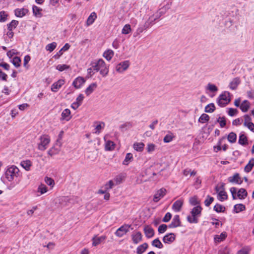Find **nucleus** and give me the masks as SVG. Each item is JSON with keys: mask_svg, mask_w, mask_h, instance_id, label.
<instances>
[{"mask_svg": "<svg viewBox=\"0 0 254 254\" xmlns=\"http://www.w3.org/2000/svg\"><path fill=\"white\" fill-rule=\"evenodd\" d=\"M201 211L202 207L200 205L193 207L190 211L191 216H187L188 221L190 223H197L198 222V217L200 216Z\"/></svg>", "mask_w": 254, "mask_h": 254, "instance_id": "f257e3e1", "label": "nucleus"}, {"mask_svg": "<svg viewBox=\"0 0 254 254\" xmlns=\"http://www.w3.org/2000/svg\"><path fill=\"white\" fill-rule=\"evenodd\" d=\"M5 176L9 182H11L15 178L20 176V171L16 166L12 165L6 169Z\"/></svg>", "mask_w": 254, "mask_h": 254, "instance_id": "f03ea898", "label": "nucleus"}, {"mask_svg": "<svg viewBox=\"0 0 254 254\" xmlns=\"http://www.w3.org/2000/svg\"><path fill=\"white\" fill-rule=\"evenodd\" d=\"M230 93L225 91L219 95L217 99V103L220 107H225L231 101Z\"/></svg>", "mask_w": 254, "mask_h": 254, "instance_id": "7ed1b4c3", "label": "nucleus"}, {"mask_svg": "<svg viewBox=\"0 0 254 254\" xmlns=\"http://www.w3.org/2000/svg\"><path fill=\"white\" fill-rule=\"evenodd\" d=\"M129 228L131 230L133 229V228L131 227V225L125 224L117 230L115 234L118 237H122L129 232Z\"/></svg>", "mask_w": 254, "mask_h": 254, "instance_id": "20e7f679", "label": "nucleus"}, {"mask_svg": "<svg viewBox=\"0 0 254 254\" xmlns=\"http://www.w3.org/2000/svg\"><path fill=\"white\" fill-rule=\"evenodd\" d=\"M215 191L218 192V199L221 201H223L227 199L228 195L226 192L224 191V185H222L220 187L216 186L215 188Z\"/></svg>", "mask_w": 254, "mask_h": 254, "instance_id": "39448f33", "label": "nucleus"}, {"mask_svg": "<svg viewBox=\"0 0 254 254\" xmlns=\"http://www.w3.org/2000/svg\"><path fill=\"white\" fill-rule=\"evenodd\" d=\"M40 143L38 144V149L44 151L47 148V145L50 141V138L47 135H43L40 137Z\"/></svg>", "mask_w": 254, "mask_h": 254, "instance_id": "423d86ee", "label": "nucleus"}, {"mask_svg": "<svg viewBox=\"0 0 254 254\" xmlns=\"http://www.w3.org/2000/svg\"><path fill=\"white\" fill-rule=\"evenodd\" d=\"M98 65L99 66L100 73L105 77L109 72V66H107L103 59L98 60Z\"/></svg>", "mask_w": 254, "mask_h": 254, "instance_id": "0eeeda50", "label": "nucleus"}, {"mask_svg": "<svg viewBox=\"0 0 254 254\" xmlns=\"http://www.w3.org/2000/svg\"><path fill=\"white\" fill-rule=\"evenodd\" d=\"M130 64L129 61H125L118 64L116 67V70L120 72H123L126 70L129 67Z\"/></svg>", "mask_w": 254, "mask_h": 254, "instance_id": "6e6552de", "label": "nucleus"}, {"mask_svg": "<svg viewBox=\"0 0 254 254\" xmlns=\"http://www.w3.org/2000/svg\"><path fill=\"white\" fill-rule=\"evenodd\" d=\"M85 79L81 76L76 78L72 82V85L76 89H79L85 83Z\"/></svg>", "mask_w": 254, "mask_h": 254, "instance_id": "1a4fd4ad", "label": "nucleus"}, {"mask_svg": "<svg viewBox=\"0 0 254 254\" xmlns=\"http://www.w3.org/2000/svg\"><path fill=\"white\" fill-rule=\"evenodd\" d=\"M181 226V222L179 215L174 216L171 223L168 225L170 228H174Z\"/></svg>", "mask_w": 254, "mask_h": 254, "instance_id": "9d476101", "label": "nucleus"}, {"mask_svg": "<svg viewBox=\"0 0 254 254\" xmlns=\"http://www.w3.org/2000/svg\"><path fill=\"white\" fill-rule=\"evenodd\" d=\"M176 237V234L174 233H168L163 237V242L165 244H171L175 240Z\"/></svg>", "mask_w": 254, "mask_h": 254, "instance_id": "9b49d317", "label": "nucleus"}, {"mask_svg": "<svg viewBox=\"0 0 254 254\" xmlns=\"http://www.w3.org/2000/svg\"><path fill=\"white\" fill-rule=\"evenodd\" d=\"M166 190L164 188H162L156 192L153 197V201L157 202L161 198H162L166 194Z\"/></svg>", "mask_w": 254, "mask_h": 254, "instance_id": "f8f14e48", "label": "nucleus"}, {"mask_svg": "<svg viewBox=\"0 0 254 254\" xmlns=\"http://www.w3.org/2000/svg\"><path fill=\"white\" fill-rule=\"evenodd\" d=\"M65 81L64 79H59L51 85V90L54 92H57L60 88L64 84Z\"/></svg>", "mask_w": 254, "mask_h": 254, "instance_id": "ddd939ff", "label": "nucleus"}, {"mask_svg": "<svg viewBox=\"0 0 254 254\" xmlns=\"http://www.w3.org/2000/svg\"><path fill=\"white\" fill-rule=\"evenodd\" d=\"M84 98V95L80 94L76 98V101L71 104V107L74 110L77 109L82 104Z\"/></svg>", "mask_w": 254, "mask_h": 254, "instance_id": "4468645a", "label": "nucleus"}, {"mask_svg": "<svg viewBox=\"0 0 254 254\" xmlns=\"http://www.w3.org/2000/svg\"><path fill=\"white\" fill-rule=\"evenodd\" d=\"M106 238L107 237L105 235H102L100 237L94 236L92 239V245L93 246H97L104 242L106 239Z\"/></svg>", "mask_w": 254, "mask_h": 254, "instance_id": "2eb2a0df", "label": "nucleus"}, {"mask_svg": "<svg viewBox=\"0 0 254 254\" xmlns=\"http://www.w3.org/2000/svg\"><path fill=\"white\" fill-rule=\"evenodd\" d=\"M228 181L230 183H236L241 185L243 183V181L241 180L239 173H235L233 176L228 178Z\"/></svg>", "mask_w": 254, "mask_h": 254, "instance_id": "dca6fc26", "label": "nucleus"}, {"mask_svg": "<svg viewBox=\"0 0 254 254\" xmlns=\"http://www.w3.org/2000/svg\"><path fill=\"white\" fill-rule=\"evenodd\" d=\"M28 11V10L26 8H16L14 10V14L16 17H22L24 16Z\"/></svg>", "mask_w": 254, "mask_h": 254, "instance_id": "f3484780", "label": "nucleus"}, {"mask_svg": "<svg viewBox=\"0 0 254 254\" xmlns=\"http://www.w3.org/2000/svg\"><path fill=\"white\" fill-rule=\"evenodd\" d=\"M241 80L240 78L238 77H235L231 81L229 86L232 90H236Z\"/></svg>", "mask_w": 254, "mask_h": 254, "instance_id": "a211bd4d", "label": "nucleus"}, {"mask_svg": "<svg viewBox=\"0 0 254 254\" xmlns=\"http://www.w3.org/2000/svg\"><path fill=\"white\" fill-rule=\"evenodd\" d=\"M142 234L140 232H137L131 235L132 240L134 244H137L142 240Z\"/></svg>", "mask_w": 254, "mask_h": 254, "instance_id": "6ab92c4d", "label": "nucleus"}, {"mask_svg": "<svg viewBox=\"0 0 254 254\" xmlns=\"http://www.w3.org/2000/svg\"><path fill=\"white\" fill-rule=\"evenodd\" d=\"M238 143L243 146L248 144V138L243 132L240 134Z\"/></svg>", "mask_w": 254, "mask_h": 254, "instance_id": "aec40b11", "label": "nucleus"}, {"mask_svg": "<svg viewBox=\"0 0 254 254\" xmlns=\"http://www.w3.org/2000/svg\"><path fill=\"white\" fill-rule=\"evenodd\" d=\"M183 201L181 200H177L176 201L172 206L173 209L176 212H179L181 210L183 206Z\"/></svg>", "mask_w": 254, "mask_h": 254, "instance_id": "412c9836", "label": "nucleus"}, {"mask_svg": "<svg viewBox=\"0 0 254 254\" xmlns=\"http://www.w3.org/2000/svg\"><path fill=\"white\" fill-rule=\"evenodd\" d=\"M114 55V52L111 49H108L105 51L103 56L108 61H110Z\"/></svg>", "mask_w": 254, "mask_h": 254, "instance_id": "4be33fe9", "label": "nucleus"}, {"mask_svg": "<svg viewBox=\"0 0 254 254\" xmlns=\"http://www.w3.org/2000/svg\"><path fill=\"white\" fill-rule=\"evenodd\" d=\"M97 85L96 83H92L85 89V93L87 96L90 95L97 88Z\"/></svg>", "mask_w": 254, "mask_h": 254, "instance_id": "5701e85b", "label": "nucleus"}, {"mask_svg": "<svg viewBox=\"0 0 254 254\" xmlns=\"http://www.w3.org/2000/svg\"><path fill=\"white\" fill-rule=\"evenodd\" d=\"M227 236L226 232H223L219 235H215L214 237V241L215 243H220V242L224 240Z\"/></svg>", "mask_w": 254, "mask_h": 254, "instance_id": "b1692460", "label": "nucleus"}, {"mask_svg": "<svg viewBox=\"0 0 254 254\" xmlns=\"http://www.w3.org/2000/svg\"><path fill=\"white\" fill-rule=\"evenodd\" d=\"M254 167V158H252L249 161V163L244 168V171L246 173H249L251 171L253 168Z\"/></svg>", "mask_w": 254, "mask_h": 254, "instance_id": "393cba45", "label": "nucleus"}, {"mask_svg": "<svg viewBox=\"0 0 254 254\" xmlns=\"http://www.w3.org/2000/svg\"><path fill=\"white\" fill-rule=\"evenodd\" d=\"M250 107V102L248 100H244L240 105V109L243 112H247Z\"/></svg>", "mask_w": 254, "mask_h": 254, "instance_id": "a878e982", "label": "nucleus"}, {"mask_svg": "<svg viewBox=\"0 0 254 254\" xmlns=\"http://www.w3.org/2000/svg\"><path fill=\"white\" fill-rule=\"evenodd\" d=\"M148 245L147 243H144L142 245H139L136 249L137 254H142L148 248Z\"/></svg>", "mask_w": 254, "mask_h": 254, "instance_id": "bb28decb", "label": "nucleus"}, {"mask_svg": "<svg viewBox=\"0 0 254 254\" xmlns=\"http://www.w3.org/2000/svg\"><path fill=\"white\" fill-rule=\"evenodd\" d=\"M144 231L146 237L148 238L152 237L154 235V230L152 228L146 227L144 228Z\"/></svg>", "mask_w": 254, "mask_h": 254, "instance_id": "cd10ccee", "label": "nucleus"}, {"mask_svg": "<svg viewBox=\"0 0 254 254\" xmlns=\"http://www.w3.org/2000/svg\"><path fill=\"white\" fill-rule=\"evenodd\" d=\"M126 174L124 173H122L117 175L114 179L115 181L116 182L117 184H119L121 183L126 178Z\"/></svg>", "mask_w": 254, "mask_h": 254, "instance_id": "c85d7f7f", "label": "nucleus"}, {"mask_svg": "<svg viewBox=\"0 0 254 254\" xmlns=\"http://www.w3.org/2000/svg\"><path fill=\"white\" fill-rule=\"evenodd\" d=\"M247 195L248 193L247 190L243 188L240 189L237 192V196L239 199H244Z\"/></svg>", "mask_w": 254, "mask_h": 254, "instance_id": "c756f323", "label": "nucleus"}, {"mask_svg": "<svg viewBox=\"0 0 254 254\" xmlns=\"http://www.w3.org/2000/svg\"><path fill=\"white\" fill-rule=\"evenodd\" d=\"M174 138L175 136L173 135V133L168 131L167 134L164 136L163 141L165 143H169L172 141Z\"/></svg>", "mask_w": 254, "mask_h": 254, "instance_id": "7c9ffc66", "label": "nucleus"}, {"mask_svg": "<svg viewBox=\"0 0 254 254\" xmlns=\"http://www.w3.org/2000/svg\"><path fill=\"white\" fill-rule=\"evenodd\" d=\"M246 209L245 205L240 203L234 205L233 211L234 212L238 213L240 212L243 211Z\"/></svg>", "mask_w": 254, "mask_h": 254, "instance_id": "2f4dec72", "label": "nucleus"}, {"mask_svg": "<svg viewBox=\"0 0 254 254\" xmlns=\"http://www.w3.org/2000/svg\"><path fill=\"white\" fill-rule=\"evenodd\" d=\"M32 10L33 14L38 17H41L42 16V14L41 13V11L42 10V8L40 7H39L36 5H33L32 6Z\"/></svg>", "mask_w": 254, "mask_h": 254, "instance_id": "473e14b6", "label": "nucleus"}, {"mask_svg": "<svg viewBox=\"0 0 254 254\" xmlns=\"http://www.w3.org/2000/svg\"><path fill=\"white\" fill-rule=\"evenodd\" d=\"M62 117L64 120H69L71 118L70 111L68 109H64L62 113Z\"/></svg>", "mask_w": 254, "mask_h": 254, "instance_id": "72a5a7b5", "label": "nucleus"}, {"mask_svg": "<svg viewBox=\"0 0 254 254\" xmlns=\"http://www.w3.org/2000/svg\"><path fill=\"white\" fill-rule=\"evenodd\" d=\"M20 165L25 170L29 171L32 165V163L30 160H27L26 161H21Z\"/></svg>", "mask_w": 254, "mask_h": 254, "instance_id": "f704fd0d", "label": "nucleus"}, {"mask_svg": "<svg viewBox=\"0 0 254 254\" xmlns=\"http://www.w3.org/2000/svg\"><path fill=\"white\" fill-rule=\"evenodd\" d=\"M18 24V21L16 20H12L9 23L7 24L8 30L12 31L13 29L16 28Z\"/></svg>", "mask_w": 254, "mask_h": 254, "instance_id": "c9c22d12", "label": "nucleus"}, {"mask_svg": "<svg viewBox=\"0 0 254 254\" xmlns=\"http://www.w3.org/2000/svg\"><path fill=\"white\" fill-rule=\"evenodd\" d=\"M97 18L96 13L95 12H92L87 20V24L88 25H90L92 24L95 21V19Z\"/></svg>", "mask_w": 254, "mask_h": 254, "instance_id": "e433bc0d", "label": "nucleus"}, {"mask_svg": "<svg viewBox=\"0 0 254 254\" xmlns=\"http://www.w3.org/2000/svg\"><path fill=\"white\" fill-rule=\"evenodd\" d=\"M216 109L214 103H210L205 107V112L206 113H211Z\"/></svg>", "mask_w": 254, "mask_h": 254, "instance_id": "4c0bfd02", "label": "nucleus"}, {"mask_svg": "<svg viewBox=\"0 0 254 254\" xmlns=\"http://www.w3.org/2000/svg\"><path fill=\"white\" fill-rule=\"evenodd\" d=\"M151 245L152 246L156 247L158 249H162L163 248V245L159 240V238H156L154 239L152 242Z\"/></svg>", "mask_w": 254, "mask_h": 254, "instance_id": "58836bf2", "label": "nucleus"}, {"mask_svg": "<svg viewBox=\"0 0 254 254\" xmlns=\"http://www.w3.org/2000/svg\"><path fill=\"white\" fill-rule=\"evenodd\" d=\"M213 209L217 213L224 212L226 210V208L219 203H217L213 207Z\"/></svg>", "mask_w": 254, "mask_h": 254, "instance_id": "ea45409f", "label": "nucleus"}, {"mask_svg": "<svg viewBox=\"0 0 254 254\" xmlns=\"http://www.w3.org/2000/svg\"><path fill=\"white\" fill-rule=\"evenodd\" d=\"M144 144L142 142H136L133 144V148L137 151L141 152L143 150Z\"/></svg>", "mask_w": 254, "mask_h": 254, "instance_id": "a19ab883", "label": "nucleus"}, {"mask_svg": "<svg viewBox=\"0 0 254 254\" xmlns=\"http://www.w3.org/2000/svg\"><path fill=\"white\" fill-rule=\"evenodd\" d=\"M227 139L230 143H235L237 140V134L234 132H231L228 135Z\"/></svg>", "mask_w": 254, "mask_h": 254, "instance_id": "79ce46f5", "label": "nucleus"}, {"mask_svg": "<svg viewBox=\"0 0 254 254\" xmlns=\"http://www.w3.org/2000/svg\"><path fill=\"white\" fill-rule=\"evenodd\" d=\"M209 116L206 114H202L198 119V122L201 123L207 122L209 120Z\"/></svg>", "mask_w": 254, "mask_h": 254, "instance_id": "37998d69", "label": "nucleus"}, {"mask_svg": "<svg viewBox=\"0 0 254 254\" xmlns=\"http://www.w3.org/2000/svg\"><path fill=\"white\" fill-rule=\"evenodd\" d=\"M48 190V188L46 185L43 184H41L38 188L37 191L40 192L41 194H44Z\"/></svg>", "mask_w": 254, "mask_h": 254, "instance_id": "c03bdc74", "label": "nucleus"}, {"mask_svg": "<svg viewBox=\"0 0 254 254\" xmlns=\"http://www.w3.org/2000/svg\"><path fill=\"white\" fill-rule=\"evenodd\" d=\"M133 159V155L130 153H128L126 154L125 159L123 161V164L124 165H127L129 162Z\"/></svg>", "mask_w": 254, "mask_h": 254, "instance_id": "a18cd8bd", "label": "nucleus"}, {"mask_svg": "<svg viewBox=\"0 0 254 254\" xmlns=\"http://www.w3.org/2000/svg\"><path fill=\"white\" fill-rule=\"evenodd\" d=\"M57 43L55 42H52L50 44H48L46 47V49L50 52L53 51L57 46Z\"/></svg>", "mask_w": 254, "mask_h": 254, "instance_id": "49530a36", "label": "nucleus"}, {"mask_svg": "<svg viewBox=\"0 0 254 254\" xmlns=\"http://www.w3.org/2000/svg\"><path fill=\"white\" fill-rule=\"evenodd\" d=\"M214 198L209 195H207L206 198L204 200V204L206 206L208 207L214 201Z\"/></svg>", "mask_w": 254, "mask_h": 254, "instance_id": "de8ad7c7", "label": "nucleus"}, {"mask_svg": "<svg viewBox=\"0 0 254 254\" xmlns=\"http://www.w3.org/2000/svg\"><path fill=\"white\" fill-rule=\"evenodd\" d=\"M21 62L20 58L16 56L13 58L12 63L16 67H18L20 65Z\"/></svg>", "mask_w": 254, "mask_h": 254, "instance_id": "09e8293b", "label": "nucleus"}, {"mask_svg": "<svg viewBox=\"0 0 254 254\" xmlns=\"http://www.w3.org/2000/svg\"><path fill=\"white\" fill-rule=\"evenodd\" d=\"M146 29L144 27L143 25H139L136 31L134 33V37L138 36L140 33H141L144 30Z\"/></svg>", "mask_w": 254, "mask_h": 254, "instance_id": "8fccbe9b", "label": "nucleus"}, {"mask_svg": "<svg viewBox=\"0 0 254 254\" xmlns=\"http://www.w3.org/2000/svg\"><path fill=\"white\" fill-rule=\"evenodd\" d=\"M130 32H131L130 25L128 24H126L124 26V27L122 29V33L123 34H127L129 33Z\"/></svg>", "mask_w": 254, "mask_h": 254, "instance_id": "3c124183", "label": "nucleus"}, {"mask_svg": "<svg viewBox=\"0 0 254 254\" xmlns=\"http://www.w3.org/2000/svg\"><path fill=\"white\" fill-rule=\"evenodd\" d=\"M8 14L4 11L0 12V22H4L7 20Z\"/></svg>", "mask_w": 254, "mask_h": 254, "instance_id": "603ef678", "label": "nucleus"}, {"mask_svg": "<svg viewBox=\"0 0 254 254\" xmlns=\"http://www.w3.org/2000/svg\"><path fill=\"white\" fill-rule=\"evenodd\" d=\"M70 68V66L65 64H58L56 66V69L60 71H63L65 69H67Z\"/></svg>", "mask_w": 254, "mask_h": 254, "instance_id": "864d4df0", "label": "nucleus"}, {"mask_svg": "<svg viewBox=\"0 0 254 254\" xmlns=\"http://www.w3.org/2000/svg\"><path fill=\"white\" fill-rule=\"evenodd\" d=\"M115 144L114 142L109 140L106 143V149L107 150H111L114 148Z\"/></svg>", "mask_w": 254, "mask_h": 254, "instance_id": "5fc2aeb1", "label": "nucleus"}, {"mask_svg": "<svg viewBox=\"0 0 254 254\" xmlns=\"http://www.w3.org/2000/svg\"><path fill=\"white\" fill-rule=\"evenodd\" d=\"M251 249L249 247H244L238 251L237 254H249Z\"/></svg>", "mask_w": 254, "mask_h": 254, "instance_id": "6e6d98bb", "label": "nucleus"}, {"mask_svg": "<svg viewBox=\"0 0 254 254\" xmlns=\"http://www.w3.org/2000/svg\"><path fill=\"white\" fill-rule=\"evenodd\" d=\"M168 226L164 224L160 225L158 229V231L159 234H162L165 232L167 230Z\"/></svg>", "mask_w": 254, "mask_h": 254, "instance_id": "4d7b16f0", "label": "nucleus"}, {"mask_svg": "<svg viewBox=\"0 0 254 254\" xmlns=\"http://www.w3.org/2000/svg\"><path fill=\"white\" fill-rule=\"evenodd\" d=\"M189 202L192 205H196L199 203V202L197 200L196 196H194L191 197L190 198Z\"/></svg>", "mask_w": 254, "mask_h": 254, "instance_id": "13d9d810", "label": "nucleus"}, {"mask_svg": "<svg viewBox=\"0 0 254 254\" xmlns=\"http://www.w3.org/2000/svg\"><path fill=\"white\" fill-rule=\"evenodd\" d=\"M45 181L48 185L51 186L52 187L55 185V182L54 180L51 178L46 177L45 178Z\"/></svg>", "mask_w": 254, "mask_h": 254, "instance_id": "bf43d9fd", "label": "nucleus"}, {"mask_svg": "<svg viewBox=\"0 0 254 254\" xmlns=\"http://www.w3.org/2000/svg\"><path fill=\"white\" fill-rule=\"evenodd\" d=\"M132 127L131 124L129 122H127L125 124H124L120 126V128L122 130V131H124V129L125 128L127 129L128 128H130Z\"/></svg>", "mask_w": 254, "mask_h": 254, "instance_id": "052dcab7", "label": "nucleus"}, {"mask_svg": "<svg viewBox=\"0 0 254 254\" xmlns=\"http://www.w3.org/2000/svg\"><path fill=\"white\" fill-rule=\"evenodd\" d=\"M207 89L211 92H216L218 90L217 86L213 84L208 83L207 85Z\"/></svg>", "mask_w": 254, "mask_h": 254, "instance_id": "680f3d73", "label": "nucleus"}, {"mask_svg": "<svg viewBox=\"0 0 254 254\" xmlns=\"http://www.w3.org/2000/svg\"><path fill=\"white\" fill-rule=\"evenodd\" d=\"M153 23L154 22L152 21V19L149 17L148 20L145 22L144 24H143V25L144 26V27H145L146 29H147L151 25H152Z\"/></svg>", "mask_w": 254, "mask_h": 254, "instance_id": "e2e57ef3", "label": "nucleus"}, {"mask_svg": "<svg viewBox=\"0 0 254 254\" xmlns=\"http://www.w3.org/2000/svg\"><path fill=\"white\" fill-rule=\"evenodd\" d=\"M238 113V110L234 108H229V110L228 111V114L231 116L233 117L237 115Z\"/></svg>", "mask_w": 254, "mask_h": 254, "instance_id": "0e129e2a", "label": "nucleus"}, {"mask_svg": "<svg viewBox=\"0 0 254 254\" xmlns=\"http://www.w3.org/2000/svg\"><path fill=\"white\" fill-rule=\"evenodd\" d=\"M59 152V150H58V149L55 148V147H52V148H51L48 152V154L51 156H52L55 154H58Z\"/></svg>", "mask_w": 254, "mask_h": 254, "instance_id": "69168bd1", "label": "nucleus"}, {"mask_svg": "<svg viewBox=\"0 0 254 254\" xmlns=\"http://www.w3.org/2000/svg\"><path fill=\"white\" fill-rule=\"evenodd\" d=\"M244 126L247 127L251 131L254 132V124L252 122L244 123Z\"/></svg>", "mask_w": 254, "mask_h": 254, "instance_id": "338daca9", "label": "nucleus"}, {"mask_svg": "<svg viewBox=\"0 0 254 254\" xmlns=\"http://www.w3.org/2000/svg\"><path fill=\"white\" fill-rule=\"evenodd\" d=\"M171 218H172L171 213L170 212H167L166 213L165 216L163 218L162 221L164 222H168L170 220Z\"/></svg>", "mask_w": 254, "mask_h": 254, "instance_id": "774afa93", "label": "nucleus"}]
</instances>
